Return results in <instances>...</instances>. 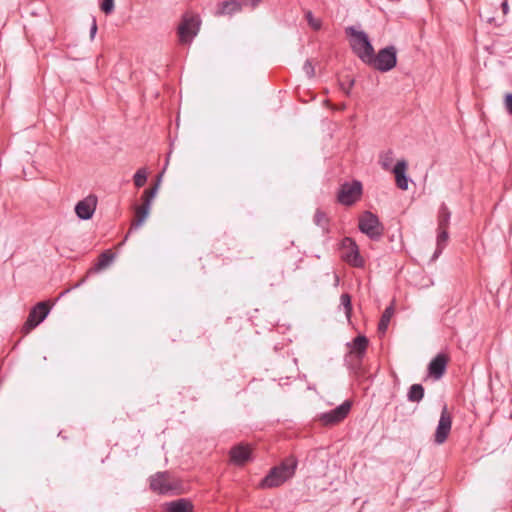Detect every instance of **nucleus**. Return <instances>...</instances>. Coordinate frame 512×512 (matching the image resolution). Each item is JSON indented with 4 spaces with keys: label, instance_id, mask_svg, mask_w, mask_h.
<instances>
[{
    "label": "nucleus",
    "instance_id": "obj_40",
    "mask_svg": "<svg viewBox=\"0 0 512 512\" xmlns=\"http://www.w3.org/2000/svg\"><path fill=\"white\" fill-rule=\"evenodd\" d=\"M501 6H502V9H503V12L506 14V13H507V11H508V4H507V2H506V1H504V2L501 4Z\"/></svg>",
    "mask_w": 512,
    "mask_h": 512
},
{
    "label": "nucleus",
    "instance_id": "obj_31",
    "mask_svg": "<svg viewBox=\"0 0 512 512\" xmlns=\"http://www.w3.org/2000/svg\"><path fill=\"white\" fill-rule=\"evenodd\" d=\"M114 0H101L100 9L105 15H110L114 11Z\"/></svg>",
    "mask_w": 512,
    "mask_h": 512
},
{
    "label": "nucleus",
    "instance_id": "obj_30",
    "mask_svg": "<svg viewBox=\"0 0 512 512\" xmlns=\"http://www.w3.org/2000/svg\"><path fill=\"white\" fill-rule=\"evenodd\" d=\"M350 368L353 371L356 378L360 379L365 377L366 372L362 366V360H357V362L352 364Z\"/></svg>",
    "mask_w": 512,
    "mask_h": 512
},
{
    "label": "nucleus",
    "instance_id": "obj_28",
    "mask_svg": "<svg viewBox=\"0 0 512 512\" xmlns=\"http://www.w3.org/2000/svg\"><path fill=\"white\" fill-rule=\"evenodd\" d=\"M134 184L137 188L145 185L147 181V172L144 168L138 169L133 177Z\"/></svg>",
    "mask_w": 512,
    "mask_h": 512
},
{
    "label": "nucleus",
    "instance_id": "obj_10",
    "mask_svg": "<svg viewBox=\"0 0 512 512\" xmlns=\"http://www.w3.org/2000/svg\"><path fill=\"white\" fill-rule=\"evenodd\" d=\"M97 206V197L93 194L78 201L75 205V213L81 220H89L93 217Z\"/></svg>",
    "mask_w": 512,
    "mask_h": 512
},
{
    "label": "nucleus",
    "instance_id": "obj_18",
    "mask_svg": "<svg viewBox=\"0 0 512 512\" xmlns=\"http://www.w3.org/2000/svg\"><path fill=\"white\" fill-rule=\"evenodd\" d=\"M150 209L151 208L147 207V205H142L141 207L136 209L135 219L131 223V227H130L128 233L126 234L124 241L127 240V238L129 237L130 233L133 230H137L143 225V223L146 221V219L149 216Z\"/></svg>",
    "mask_w": 512,
    "mask_h": 512
},
{
    "label": "nucleus",
    "instance_id": "obj_6",
    "mask_svg": "<svg viewBox=\"0 0 512 512\" xmlns=\"http://www.w3.org/2000/svg\"><path fill=\"white\" fill-rule=\"evenodd\" d=\"M50 312V306L46 302L37 303L29 312L27 320L23 326L25 333L30 332L42 323Z\"/></svg>",
    "mask_w": 512,
    "mask_h": 512
},
{
    "label": "nucleus",
    "instance_id": "obj_9",
    "mask_svg": "<svg viewBox=\"0 0 512 512\" xmlns=\"http://www.w3.org/2000/svg\"><path fill=\"white\" fill-rule=\"evenodd\" d=\"M342 246L348 250L343 257L348 264L356 268L364 267L365 261L360 255L356 242L352 238L345 237L342 241Z\"/></svg>",
    "mask_w": 512,
    "mask_h": 512
},
{
    "label": "nucleus",
    "instance_id": "obj_4",
    "mask_svg": "<svg viewBox=\"0 0 512 512\" xmlns=\"http://www.w3.org/2000/svg\"><path fill=\"white\" fill-rule=\"evenodd\" d=\"M358 229L373 241H379L384 233V226L377 215L365 211L359 218Z\"/></svg>",
    "mask_w": 512,
    "mask_h": 512
},
{
    "label": "nucleus",
    "instance_id": "obj_41",
    "mask_svg": "<svg viewBox=\"0 0 512 512\" xmlns=\"http://www.w3.org/2000/svg\"><path fill=\"white\" fill-rule=\"evenodd\" d=\"M346 105L343 103L340 105L339 109H345Z\"/></svg>",
    "mask_w": 512,
    "mask_h": 512
},
{
    "label": "nucleus",
    "instance_id": "obj_1",
    "mask_svg": "<svg viewBox=\"0 0 512 512\" xmlns=\"http://www.w3.org/2000/svg\"><path fill=\"white\" fill-rule=\"evenodd\" d=\"M150 489L159 495H177L183 492V483L169 471H160L149 477Z\"/></svg>",
    "mask_w": 512,
    "mask_h": 512
},
{
    "label": "nucleus",
    "instance_id": "obj_22",
    "mask_svg": "<svg viewBox=\"0 0 512 512\" xmlns=\"http://www.w3.org/2000/svg\"><path fill=\"white\" fill-rule=\"evenodd\" d=\"M161 177H162V175L160 174L158 176L157 182L154 184V186H152L144 191L143 196H142V199H143L142 205H147V207L151 208L152 200L155 198V196L158 192Z\"/></svg>",
    "mask_w": 512,
    "mask_h": 512
},
{
    "label": "nucleus",
    "instance_id": "obj_8",
    "mask_svg": "<svg viewBox=\"0 0 512 512\" xmlns=\"http://www.w3.org/2000/svg\"><path fill=\"white\" fill-rule=\"evenodd\" d=\"M451 427L452 416L448 411L447 405H444L434 434V441L436 444H443L447 440Z\"/></svg>",
    "mask_w": 512,
    "mask_h": 512
},
{
    "label": "nucleus",
    "instance_id": "obj_14",
    "mask_svg": "<svg viewBox=\"0 0 512 512\" xmlns=\"http://www.w3.org/2000/svg\"><path fill=\"white\" fill-rule=\"evenodd\" d=\"M408 163L406 160L401 159L397 161L392 169V173L395 176L396 185L401 190H407L409 184V177L406 174Z\"/></svg>",
    "mask_w": 512,
    "mask_h": 512
},
{
    "label": "nucleus",
    "instance_id": "obj_7",
    "mask_svg": "<svg viewBox=\"0 0 512 512\" xmlns=\"http://www.w3.org/2000/svg\"><path fill=\"white\" fill-rule=\"evenodd\" d=\"M351 406H352L351 402L349 400H345L342 404H340L336 408H334L328 412L321 413L319 415L318 419L324 425L337 424L347 417L348 413L350 412Z\"/></svg>",
    "mask_w": 512,
    "mask_h": 512
},
{
    "label": "nucleus",
    "instance_id": "obj_13",
    "mask_svg": "<svg viewBox=\"0 0 512 512\" xmlns=\"http://www.w3.org/2000/svg\"><path fill=\"white\" fill-rule=\"evenodd\" d=\"M448 358L445 354H437L428 364V373L435 380H439L445 373Z\"/></svg>",
    "mask_w": 512,
    "mask_h": 512
},
{
    "label": "nucleus",
    "instance_id": "obj_39",
    "mask_svg": "<svg viewBox=\"0 0 512 512\" xmlns=\"http://www.w3.org/2000/svg\"><path fill=\"white\" fill-rule=\"evenodd\" d=\"M443 249H444V246H442V245L439 246L437 244V248H436V250H435V252H434V254L432 256V260L437 259L439 257V255L442 253Z\"/></svg>",
    "mask_w": 512,
    "mask_h": 512
},
{
    "label": "nucleus",
    "instance_id": "obj_12",
    "mask_svg": "<svg viewBox=\"0 0 512 512\" xmlns=\"http://www.w3.org/2000/svg\"><path fill=\"white\" fill-rule=\"evenodd\" d=\"M200 22L194 18H183L181 24L178 27V34L180 41L183 43L189 42L195 37L199 30Z\"/></svg>",
    "mask_w": 512,
    "mask_h": 512
},
{
    "label": "nucleus",
    "instance_id": "obj_29",
    "mask_svg": "<svg viewBox=\"0 0 512 512\" xmlns=\"http://www.w3.org/2000/svg\"><path fill=\"white\" fill-rule=\"evenodd\" d=\"M393 162V152L388 150L380 156V164L384 170H389Z\"/></svg>",
    "mask_w": 512,
    "mask_h": 512
},
{
    "label": "nucleus",
    "instance_id": "obj_3",
    "mask_svg": "<svg viewBox=\"0 0 512 512\" xmlns=\"http://www.w3.org/2000/svg\"><path fill=\"white\" fill-rule=\"evenodd\" d=\"M366 65L382 73L391 71L397 65V50L395 46H386L380 49L377 54L374 51Z\"/></svg>",
    "mask_w": 512,
    "mask_h": 512
},
{
    "label": "nucleus",
    "instance_id": "obj_36",
    "mask_svg": "<svg viewBox=\"0 0 512 512\" xmlns=\"http://www.w3.org/2000/svg\"><path fill=\"white\" fill-rule=\"evenodd\" d=\"M307 20L309 22V24L314 28V29H319L320 28V22L319 21H316L313 19V15H312V12H308L307 15Z\"/></svg>",
    "mask_w": 512,
    "mask_h": 512
},
{
    "label": "nucleus",
    "instance_id": "obj_27",
    "mask_svg": "<svg viewBox=\"0 0 512 512\" xmlns=\"http://www.w3.org/2000/svg\"><path fill=\"white\" fill-rule=\"evenodd\" d=\"M328 221L326 214L320 209H317L314 215V223L323 230L328 231Z\"/></svg>",
    "mask_w": 512,
    "mask_h": 512
},
{
    "label": "nucleus",
    "instance_id": "obj_32",
    "mask_svg": "<svg viewBox=\"0 0 512 512\" xmlns=\"http://www.w3.org/2000/svg\"><path fill=\"white\" fill-rule=\"evenodd\" d=\"M449 238L447 228H438L437 244L440 246H446V242Z\"/></svg>",
    "mask_w": 512,
    "mask_h": 512
},
{
    "label": "nucleus",
    "instance_id": "obj_17",
    "mask_svg": "<svg viewBox=\"0 0 512 512\" xmlns=\"http://www.w3.org/2000/svg\"><path fill=\"white\" fill-rule=\"evenodd\" d=\"M194 506L189 499L179 498L164 504L165 512H193Z\"/></svg>",
    "mask_w": 512,
    "mask_h": 512
},
{
    "label": "nucleus",
    "instance_id": "obj_20",
    "mask_svg": "<svg viewBox=\"0 0 512 512\" xmlns=\"http://www.w3.org/2000/svg\"><path fill=\"white\" fill-rule=\"evenodd\" d=\"M241 0H225L219 4L218 15H232L242 9Z\"/></svg>",
    "mask_w": 512,
    "mask_h": 512
},
{
    "label": "nucleus",
    "instance_id": "obj_5",
    "mask_svg": "<svg viewBox=\"0 0 512 512\" xmlns=\"http://www.w3.org/2000/svg\"><path fill=\"white\" fill-rule=\"evenodd\" d=\"M363 191L362 183L358 180H353L351 183L345 182L337 194L339 203L345 206L353 205L360 199Z\"/></svg>",
    "mask_w": 512,
    "mask_h": 512
},
{
    "label": "nucleus",
    "instance_id": "obj_26",
    "mask_svg": "<svg viewBox=\"0 0 512 512\" xmlns=\"http://www.w3.org/2000/svg\"><path fill=\"white\" fill-rule=\"evenodd\" d=\"M344 308L345 315L348 320H350L352 315V302H351V296L348 293H343L340 296V307Z\"/></svg>",
    "mask_w": 512,
    "mask_h": 512
},
{
    "label": "nucleus",
    "instance_id": "obj_33",
    "mask_svg": "<svg viewBox=\"0 0 512 512\" xmlns=\"http://www.w3.org/2000/svg\"><path fill=\"white\" fill-rule=\"evenodd\" d=\"M347 78V83H348V88L345 87V82L344 81H340L339 85H340V88L341 90L347 95L349 96L350 95V90L351 88L354 86L355 84V80L349 76L346 77Z\"/></svg>",
    "mask_w": 512,
    "mask_h": 512
},
{
    "label": "nucleus",
    "instance_id": "obj_11",
    "mask_svg": "<svg viewBox=\"0 0 512 512\" xmlns=\"http://www.w3.org/2000/svg\"><path fill=\"white\" fill-rule=\"evenodd\" d=\"M230 460L237 466H242L252 460V448L245 443H238L229 451Z\"/></svg>",
    "mask_w": 512,
    "mask_h": 512
},
{
    "label": "nucleus",
    "instance_id": "obj_16",
    "mask_svg": "<svg viewBox=\"0 0 512 512\" xmlns=\"http://www.w3.org/2000/svg\"><path fill=\"white\" fill-rule=\"evenodd\" d=\"M298 465V460L295 456L290 455L283 459L280 464L276 465V469L281 473L283 476L289 480L292 478L295 474V470Z\"/></svg>",
    "mask_w": 512,
    "mask_h": 512
},
{
    "label": "nucleus",
    "instance_id": "obj_21",
    "mask_svg": "<svg viewBox=\"0 0 512 512\" xmlns=\"http://www.w3.org/2000/svg\"><path fill=\"white\" fill-rule=\"evenodd\" d=\"M424 387L421 384H413L410 386L408 393H407V399L410 402H420L424 398Z\"/></svg>",
    "mask_w": 512,
    "mask_h": 512
},
{
    "label": "nucleus",
    "instance_id": "obj_34",
    "mask_svg": "<svg viewBox=\"0 0 512 512\" xmlns=\"http://www.w3.org/2000/svg\"><path fill=\"white\" fill-rule=\"evenodd\" d=\"M303 70L309 78H312L315 74L314 67L310 60H306L303 65Z\"/></svg>",
    "mask_w": 512,
    "mask_h": 512
},
{
    "label": "nucleus",
    "instance_id": "obj_37",
    "mask_svg": "<svg viewBox=\"0 0 512 512\" xmlns=\"http://www.w3.org/2000/svg\"><path fill=\"white\" fill-rule=\"evenodd\" d=\"M505 106L510 115H512V93H509L505 97Z\"/></svg>",
    "mask_w": 512,
    "mask_h": 512
},
{
    "label": "nucleus",
    "instance_id": "obj_24",
    "mask_svg": "<svg viewBox=\"0 0 512 512\" xmlns=\"http://www.w3.org/2000/svg\"><path fill=\"white\" fill-rule=\"evenodd\" d=\"M451 212L446 204L442 203L438 212V228H448Z\"/></svg>",
    "mask_w": 512,
    "mask_h": 512
},
{
    "label": "nucleus",
    "instance_id": "obj_19",
    "mask_svg": "<svg viewBox=\"0 0 512 512\" xmlns=\"http://www.w3.org/2000/svg\"><path fill=\"white\" fill-rule=\"evenodd\" d=\"M368 343L369 340L365 335H358L353 339L351 347L357 360H362L365 356Z\"/></svg>",
    "mask_w": 512,
    "mask_h": 512
},
{
    "label": "nucleus",
    "instance_id": "obj_38",
    "mask_svg": "<svg viewBox=\"0 0 512 512\" xmlns=\"http://www.w3.org/2000/svg\"><path fill=\"white\" fill-rule=\"evenodd\" d=\"M97 23H96V19L93 18L92 20V25L90 27V38L93 39L97 33Z\"/></svg>",
    "mask_w": 512,
    "mask_h": 512
},
{
    "label": "nucleus",
    "instance_id": "obj_25",
    "mask_svg": "<svg viewBox=\"0 0 512 512\" xmlns=\"http://www.w3.org/2000/svg\"><path fill=\"white\" fill-rule=\"evenodd\" d=\"M393 313H394L393 306H388L384 310V312L380 318V321L378 323V331L379 332L385 333L387 331V328H388V325H389V322H390V319H391Z\"/></svg>",
    "mask_w": 512,
    "mask_h": 512
},
{
    "label": "nucleus",
    "instance_id": "obj_23",
    "mask_svg": "<svg viewBox=\"0 0 512 512\" xmlns=\"http://www.w3.org/2000/svg\"><path fill=\"white\" fill-rule=\"evenodd\" d=\"M114 258H115V254L112 253L110 250H106V251L102 252L99 256L98 262L95 265V270L101 271V270L105 269L112 263Z\"/></svg>",
    "mask_w": 512,
    "mask_h": 512
},
{
    "label": "nucleus",
    "instance_id": "obj_2",
    "mask_svg": "<svg viewBox=\"0 0 512 512\" xmlns=\"http://www.w3.org/2000/svg\"><path fill=\"white\" fill-rule=\"evenodd\" d=\"M345 33L351 37L350 47L352 51L364 64H366L374 52V47L368 34L363 30H358L355 26L346 27Z\"/></svg>",
    "mask_w": 512,
    "mask_h": 512
},
{
    "label": "nucleus",
    "instance_id": "obj_15",
    "mask_svg": "<svg viewBox=\"0 0 512 512\" xmlns=\"http://www.w3.org/2000/svg\"><path fill=\"white\" fill-rule=\"evenodd\" d=\"M287 481V478L283 476L276 467H272L268 474L261 480L260 486L262 488H274L279 487Z\"/></svg>",
    "mask_w": 512,
    "mask_h": 512
},
{
    "label": "nucleus",
    "instance_id": "obj_35",
    "mask_svg": "<svg viewBox=\"0 0 512 512\" xmlns=\"http://www.w3.org/2000/svg\"><path fill=\"white\" fill-rule=\"evenodd\" d=\"M263 0H241L243 6L255 9L258 7Z\"/></svg>",
    "mask_w": 512,
    "mask_h": 512
}]
</instances>
